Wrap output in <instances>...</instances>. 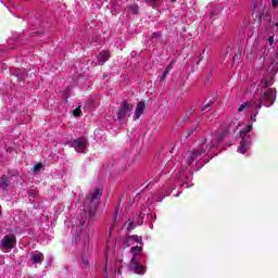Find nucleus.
Segmentation results:
<instances>
[{
	"instance_id": "4c0bfd02",
	"label": "nucleus",
	"mask_w": 278,
	"mask_h": 278,
	"mask_svg": "<svg viewBox=\"0 0 278 278\" xmlns=\"http://www.w3.org/2000/svg\"><path fill=\"white\" fill-rule=\"evenodd\" d=\"M258 60H260L261 62H264V56H260Z\"/></svg>"
},
{
	"instance_id": "a211bd4d",
	"label": "nucleus",
	"mask_w": 278,
	"mask_h": 278,
	"mask_svg": "<svg viewBox=\"0 0 278 278\" xmlns=\"http://www.w3.org/2000/svg\"><path fill=\"white\" fill-rule=\"evenodd\" d=\"M128 242L129 240H134L135 242H138V244H142V237L135 235L127 238Z\"/></svg>"
},
{
	"instance_id": "a19ab883",
	"label": "nucleus",
	"mask_w": 278,
	"mask_h": 278,
	"mask_svg": "<svg viewBox=\"0 0 278 278\" xmlns=\"http://www.w3.org/2000/svg\"><path fill=\"white\" fill-rule=\"evenodd\" d=\"M251 119L255 122V117L251 116Z\"/></svg>"
},
{
	"instance_id": "9b49d317",
	"label": "nucleus",
	"mask_w": 278,
	"mask_h": 278,
	"mask_svg": "<svg viewBox=\"0 0 278 278\" xmlns=\"http://www.w3.org/2000/svg\"><path fill=\"white\" fill-rule=\"evenodd\" d=\"M144 108H146L144 101H140V102L137 103L135 115L132 117L134 121H139L140 119V116H142V114H144Z\"/></svg>"
},
{
	"instance_id": "7ed1b4c3",
	"label": "nucleus",
	"mask_w": 278,
	"mask_h": 278,
	"mask_svg": "<svg viewBox=\"0 0 278 278\" xmlns=\"http://www.w3.org/2000/svg\"><path fill=\"white\" fill-rule=\"evenodd\" d=\"M212 149H214V141L212 139L202 138L200 147L192 150L189 156V163L192 164L197 157H201V155H204L206 151H212Z\"/></svg>"
},
{
	"instance_id": "5701e85b",
	"label": "nucleus",
	"mask_w": 278,
	"mask_h": 278,
	"mask_svg": "<svg viewBox=\"0 0 278 278\" xmlns=\"http://www.w3.org/2000/svg\"><path fill=\"white\" fill-rule=\"evenodd\" d=\"M40 170H42V163L36 164L33 168L34 173H40Z\"/></svg>"
},
{
	"instance_id": "37998d69",
	"label": "nucleus",
	"mask_w": 278,
	"mask_h": 278,
	"mask_svg": "<svg viewBox=\"0 0 278 278\" xmlns=\"http://www.w3.org/2000/svg\"><path fill=\"white\" fill-rule=\"evenodd\" d=\"M257 114H258V112H256V113L254 114V118H255V116H257Z\"/></svg>"
},
{
	"instance_id": "cd10ccee",
	"label": "nucleus",
	"mask_w": 278,
	"mask_h": 278,
	"mask_svg": "<svg viewBox=\"0 0 278 278\" xmlns=\"http://www.w3.org/2000/svg\"><path fill=\"white\" fill-rule=\"evenodd\" d=\"M0 186H8V177L7 176L1 177Z\"/></svg>"
},
{
	"instance_id": "72a5a7b5",
	"label": "nucleus",
	"mask_w": 278,
	"mask_h": 278,
	"mask_svg": "<svg viewBox=\"0 0 278 278\" xmlns=\"http://www.w3.org/2000/svg\"><path fill=\"white\" fill-rule=\"evenodd\" d=\"M166 75H168V73L164 72L163 75L161 76V81H164V79H166Z\"/></svg>"
},
{
	"instance_id": "aec40b11",
	"label": "nucleus",
	"mask_w": 278,
	"mask_h": 278,
	"mask_svg": "<svg viewBox=\"0 0 278 278\" xmlns=\"http://www.w3.org/2000/svg\"><path fill=\"white\" fill-rule=\"evenodd\" d=\"M159 38H162V34H160V33H153L152 35H151V40H152V42H157V39Z\"/></svg>"
},
{
	"instance_id": "20e7f679",
	"label": "nucleus",
	"mask_w": 278,
	"mask_h": 278,
	"mask_svg": "<svg viewBox=\"0 0 278 278\" xmlns=\"http://www.w3.org/2000/svg\"><path fill=\"white\" fill-rule=\"evenodd\" d=\"M277 101V89L269 88L267 91H264L258 100V104H256V108L258 110H262V105L265 108H270L275 104Z\"/></svg>"
},
{
	"instance_id": "bb28decb",
	"label": "nucleus",
	"mask_w": 278,
	"mask_h": 278,
	"mask_svg": "<svg viewBox=\"0 0 278 278\" xmlns=\"http://www.w3.org/2000/svg\"><path fill=\"white\" fill-rule=\"evenodd\" d=\"M135 251L140 253L142 251V247L136 245V247L130 248V253H135Z\"/></svg>"
},
{
	"instance_id": "c9c22d12",
	"label": "nucleus",
	"mask_w": 278,
	"mask_h": 278,
	"mask_svg": "<svg viewBox=\"0 0 278 278\" xmlns=\"http://www.w3.org/2000/svg\"><path fill=\"white\" fill-rule=\"evenodd\" d=\"M117 217H118V207L115 210L114 220H116Z\"/></svg>"
},
{
	"instance_id": "39448f33",
	"label": "nucleus",
	"mask_w": 278,
	"mask_h": 278,
	"mask_svg": "<svg viewBox=\"0 0 278 278\" xmlns=\"http://www.w3.org/2000/svg\"><path fill=\"white\" fill-rule=\"evenodd\" d=\"M251 129H253V124H249L245 129L240 130L241 141L238 147V153H247V147L251 143V136H249V134H251Z\"/></svg>"
},
{
	"instance_id": "1a4fd4ad",
	"label": "nucleus",
	"mask_w": 278,
	"mask_h": 278,
	"mask_svg": "<svg viewBox=\"0 0 278 278\" xmlns=\"http://www.w3.org/2000/svg\"><path fill=\"white\" fill-rule=\"evenodd\" d=\"M70 144L73 149H75L76 153H84V149H86L88 141L86 138L80 137L70 142Z\"/></svg>"
},
{
	"instance_id": "c85d7f7f",
	"label": "nucleus",
	"mask_w": 278,
	"mask_h": 278,
	"mask_svg": "<svg viewBox=\"0 0 278 278\" xmlns=\"http://www.w3.org/2000/svg\"><path fill=\"white\" fill-rule=\"evenodd\" d=\"M83 266H85V268H89L90 266V261L83 258Z\"/></svg>"
},
{
	"instance_id": "9d476101",
	"label": "nucleus",
	"mask_w": 278,
	"mask_h": 278,
	"mask_svg": "<svg viewBox=\"0 0 278 278\" xmlns=\"http://www.w3.org/2000/svg\"><path fill=\"white\" fill-rule=\"evenodd\" d=\"M16 237L4 236L2 239V249H14Z\"/></svg>"
},
{
	"instance_id": "f8f14e48",
	"label": "nucleus",
	"mask_w": 278,
	"mask_h": 278,
	"mask_svg": "<svg viewBox=\"0 0 278 278\" xmlns=\"http://www.w3.org/2000/svg\"><path fill=\"white\" fill-rule=\"evenodd\" d=\"M13 75L17 78V81H23L27 77V72L25 70H14Z\"/></svg>"
},
{
	"instance_id": "c03bdc74",
	"label": "nucleus",
	"mask_w": 278,
	"mask_h": 278,
	"mask_svg": "<svg viewBox=\"0 0 278 278\" xmlns=\"http://www.w3.org/2000/svg\"><path fill=\"white\" fill-rule=\"evenodd\" d=\"M175 1H177V0H172L173 3H175Z\"/></svg>"
},
{
	"instance_id": "2eb2a0df",
	"label": "nucleus",
	"mask_w": 278,
	"mask_h": 278,
	"mask_svg": "<svg viewBox=\"0 0 278 278\" xmlns=\"http://www.w3.org/2000/svg\"><path fill=\"white\" fill-rule=\"evenodd\" d=\"M207 55H210V51L203 49L202 53L195 59V64H201L203 60H207Z\"/></svg>"
},
{
	"instance_id": "79ce46f5",
	"label": "nucleus",
	"mask_w": 278,
	"mask_h": 278,
	"mask_svg": "<svg viewBox=\"0 0 278 278\" xmlns=\"http://www.w3.org/2000/svg\"><path fill=\"white\" fill-rule=\"evenodd\" d=\"M227 51H231V48L228 47V48H227Z\"/></svg>"
},
{
	"instance_id": "6e6552de",
	"label": "nucleus",
	"mask_w": 278,
	"mask_h": 278,
	"mask_svg": "<svg viewBox=\"0 0 278 278\" xmlns=\"http://www.w3.org/2000/svg\"><path fill=\"white\" fill-rule=\"evenodd\" d=\"M134 111V105L129 104L127 100H124L121 103V106L117 111V121H125L127 118V113Z\"/></svg>"
},
{
	"instance_id": "6ab92c4d",
	"label": "nucleus",
	"mask_w": 278,
	"mask_h": 278,
	"mask_svg": "<svg viewBox=\"0 0 278 278\" xmlns=\"http://www.w3.org/2000/svg\"><path fill=\"white\" fill-rule=\"evenodd\" d=\"M128 11L130 14H138V5L137 4L128 5Z\"/></svg>"
},
{
	"instance_id": "a878e982",
	"label": "nucleus",
	"mask_w": 278,
	"mask_h": 278,
	"mask_svg": "<svg viewBox=\"0 0 278 278\" xmlns=\"http://www.w3.org/2000/svg\"><path fill=\"white\" fill-rule=\"evenodd\" d=\"M81 115V108L78 106L76 110L73 111V116L77 117Z\"/></svg>"
},
{
	"instance_id": "412c9836",
	"label": "nucleus",
	"mask_w": 278,
	"mask_h": 278,
	"mask_svg": "<svg viewBox=\"0 0 278 278\" xmlns=\"http://www.w3.org/2000/svg\"><path fill=\"white\" fill-rule=\"evenodd\" d=\"M216 101V98H214L213 100L208 101V103H206L203 108H202V112H205V110H207V108H212V105H214V102Z\"/></svg>"
},
{
	"instance_id": "7c9ffc66",
	"label": "nucleus",
	"mask_w": 278,
	"mask_h": 278,
	"mask_svg": "<svg viewBox=\"0 0 278 278\" xmlns=\"http://www.w3.org/2000/svg\"><path fill=\"white\" fill-rule=\"evenodd\" d=\"M170 71H173V63H170L169 65H167L166 67H165V73H167V74H169L170 73Z\"/></svg>"
},
{
	"instance_id": "0eeeda50",
	"label": "nucleus",
	"mask_w": 278,
	"mask_h": 278,
	"mask_svg": "<svg viewBox=\"0 0 278 278\" xmlns=\"http://www.w3.org/2000/svg\"><path fill=\"white\" fill-rule=\"evenodd\" d=\"M132 255L134 256L128 265V270L135 275H143L147 271V268H144V265H140V263L137 262L136 253H132Z\"/></svg>"
},
{
	"instance_id": "f3484780",
	"label": "nucleus",
	"mask_w": 278,
	"mask_h": 278,
	"mask_svg": "<svg viewBox=\"0 0 278 278\" xmlns=\"http://www.w3.org/2000/svg\"><path fill=\"white\" fill-rule=\"evenodd\" d=\"M42 257H43L42 253L34 254L31 257L33 263L34 264H42Z\"/></svg>"
},
{
	"instance_id": "4be33fe9",
	"label": "nucleus",
	"mask_w": 278,
	"mask_h": 278,
	"mask_svg": "<svg viewBox=\"0 0 278 278\" xmlns=\"http://www.w3.org/2000/svg\"><path fill=\"white\" fill-rule=\"evenodd\" d=\"M247 108H251V103L245 102V103L241 104L238 109V112H244V110H247Z\"/></svg>"
},
{
	"instance_id": "423d86ee",
	"label": "nucleus",
	"mask_w": 278,
	"mask_h": 278,
	"mask_svg": "<svg viewBox=\"0 0 278 278\" xmlns=\"http://www.w3.org/2000/svg\"><path fill=\"white\" fill-rule=\"evenodd\" d=\"M260 53L263 55L266 53V46H260V42L255 41L250 50H248L247 60L248 62H255L260 56Z\"/></svg>"
},
{
	"instance_id": "58836bf2",
	"label": "nucleus",
	"mask_w": 278,
	"mask_h": 278,
	"mask_svg": "<svg viewBox=\"0 0 278 278\" xmlns=\"http://www.w3.org/2000/svg\"><path fill=\"white\" fill-rule=\"evenodd\" d=\"M150 3H155L157 0H148Z\"/></svg>"
},
{
	"instance_id": "2f4dec72",
	"label": "nucleus",
	"mask_w": 278,
	"mask_h": 278,
	"mask_svg": "<svg viewBox=\"0 0 278 278\" xmlns=\"http://www.w3.org/2000/svg\"><path fill=\"white\" fill-rule=\"evenodd\" d=\"M268 42H269V47H273V45H275V37L274 36H270L268 38Z\"/></svg>"
},
{
	"instance_id": "393cba45",
	"label": "nucleus",
	"mask_w": 278,
	"mask_h": 278,
	"mask_svg": "<svg viewBox=\"0 0 278 278\" xmlns=\"http://www.w3.org/2000/svg\"><path fill=\"white\" fill-rule=\"evenodd\" d=\"M270 86H273V80L270 79L264 80L263 88H270Z\"/></svg>"
},
{
	"instance_id": "e433bc0d",
	"label": "nucleus",
	"mask_w": 278,
	"mask_h": 278,
	"mask_svg": "<svg viewBox=\"0 0 278 278\" xmlns=\"http://www.w3.org/2000/svg\"><path fill=\"white\" fill-rule=\"evenodd\" d=\"M7 151H9L10 153H12V151H14V149H13L12 147H9V148L7 149Z\"/></svg>"
},
{
	"instance_id": "473e14b6",
	"label": "nucleus",
	"mask_w": 278,
	"mask_h": 278,
	"mask_svg": "<svg viewBox=\"0 0 278 278\" xmlns=\"http://www.w3.org/2000/svg\"><path fill=\"white\" fill-rule=\"evenodd\" d=\"M127 229H128V231H131L134 229V222L132 220L129 222V224L127 226Z\"/></svg>"
},
{
	"instance_id": "ddd939ff",
	"label": "nucleus",
	"mask_w": 278,
	"mask_h": 278,
	"mask_svg": "<svg viewBox=\"0 0 278 278\" xmlns=\"http://www.w3.org/2000/svg\"><path fill=\"white\" fill-rule=\"evenodd\" d=\"M109 60H110V51L100 52V54L98 56V61L100 62L101 65H103Z\"/></svg>"
},
{
	"instance_id": "f03ea898",
	"label": "nucleus",
	"mask_w": 278,
	"mask_h": 278,
	"mask_svg": "<svg viewBox=\"0 0 278 278\" xmlns=\"http://www.w3.org/2000/svg\"><path fill=\"white\" fill-rule=\"evenodd\" d=\"M253 16L258 18V23H266L267 27H273L275 25V21H273V15L268 11H266V4H264V0H253Z\"/></svg>"
},
{
	"instance_id": "f257e3e1",
	"label": "nucleus",
	"mask_w": 278,
	"mask_h": 278,
	"mask_svg": "<svg viewBox=\"0 0 278 278\" xmlns=\"http://www.w3.org/2000/svg\"><path fill=\"white\" fill-rule=\"evenodd\" d=\"M103 197V189L94 188V190L89 191L86 194L84 202V212L80 213L78 218V225L80 229L84 228V225L87 223V227H90L97 218V212L99 210V201Z\"/></svg>"
},
{
	"instance_id": "f704fd0d",
	"label": "nucleus",
	"mask_w": 278,
	"mask_h": 278,
	"mask_svg": "<svg viewBox=\"0 0 278 278\" xmlns=\"http://www.w3.org/2000/svg\"><path fill=\"white\" fill-rule=\"evenodd\" d=\"M271 3L274 5V8H277L278 1L277 0H271Z\"/></svg>"
},
{
	"instance_id": "dca6fc26",
	"label": "nucleus",
	"mask_w": 278,
	"mask_h": 278,
	"mask_svg": "<svg viewBox=\"0 0 278 278\" xmlns=\"http://www.w3.org/2000/svg\"><path fill=\"white\" fill-rule=\"evenodd\" d=\"M194 112H197V106H191L189 111L185 114L182 123H186V121H188V118H190L192 114H194Z\"/></svg>"
},
{
	"instance_id": "ea45409f",
	"label": "nucleus",
	"mask_w": 278,
	"mask_h": 278,
	"mask_svg": "<svg viewBox=\"0 0 278 278\" xmlns=\"http://www.w3.org/2000/svg\"><path fill=\"white\" fill-rule=\"evenodd\" d=\"M251 119L255 122V117L251 116Z\"/></svg>"
},
{
	"instance_id": "b1692460",
	"label": "nucleus",
	"mask_w": 278,
	"mask_h": 278,
	"mask_svg": "<svg viewBox=\"0 0 278 278\" xmlns=\"http://www.w3.org/2000/svg\"><path fill=\"white\" fill-rule=\"evenodd\" d=\"M227 131H224L223 134H220L218 137H217V142H223L225 140V138L227 137Z\"/></svg>"
},
{
	"instance_id": "c756f323",
	"label": "nucleus",
	"mask_w": 278,
	"mask_h": 278,
	"mask_svg": "<svg viewBox=\"0 0 278 278\" xmlns=\"http://www.w3.org/2000/svg\"><path fill=\"white\" fill-rule=\"evenodd\" d=\"M240 58H242V53L238 51L237 53H235L232 60H240Z\"/></svg>"
},
{
	"instance_id": "4468645a",
	"label": "nucleus",
	"mask_w": 278,
	"mask_h": 278,
	"mask_svg": "<svg viewBox=\"0 0 278 278\" xmlns=\"http://www.w3.org/2000/svg\"><path fill=\"white\" fill-rule=\"evenodd\" d=\"M197 129H199V123L191 125L190 128H188L185 131L184 138H190V136H192V134H194V131H197Z\"/></svg>"
}]
</instances>
